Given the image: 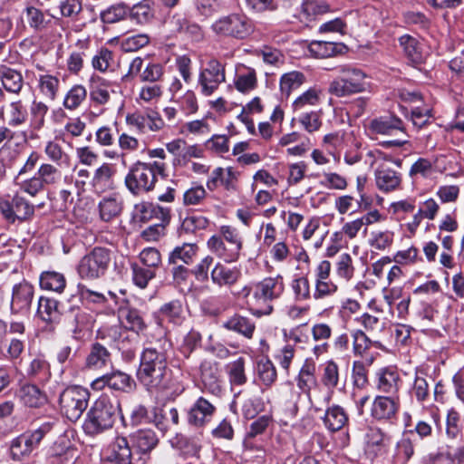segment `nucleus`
<instances>
[{
    "label": "nucleus",
    "mask_w": 464,
    "mask_h": 464,
    "mask_svg": "<svg viewBox=\"0 0 464 464\" xmlns=\"http://www.w3.org/2000/svg\"><path fill=\"white\" fill-rule=\"evenodd\" d=\"M159 343H162L160 349L151 346L142 350L137 371L139 382L150 392L165 390L170 380L165 349L167 340L160 338Z\"/></svg>",
    "instance_id": "f257e3e1"
},
{
    "label": "nucleus",
    "mask_w": 464,
    "mask_h": 464,
    "mask_svg": "<svg viewBox=\"0 0 464 464\" xmlns=\"http://www.w3.org/2000/svg\"><path fill=\"white\" fill-rule=\"evenodd\" d=\"M284 277L281 275L266 276L254 284V292L247 301L254 316L270 315L274 311L272 303L282 297L285 293Z\"/></svg>",
    "instance_id": "f03ea898"
},
{
    "label": "nucleus",
    "mask_w": 464,
    "mask_h": 464,
    "mask_svg": "<svg viewBox=\"0 0 464 464\" xmlns=\"http://www.w3.org/2000/svg\"><path fill=\"white\" fill-rule=\"evenodd\" d=\"M166 165L160 161H136L125 176L124 183L133 196H140L152 191L158 181V175L165 174Z\"/></svg>",
    "instance_id": "7ed1b4c3"
},
{
    "label": "nucleus",
    "mask_w": 464,
    "mask_h": 464,
    "mask_svg": "<svg viewBox=\"0 0 464 464\" xmlns=\"http://www.w3.org/2000/svg\"><path fill=\"white\" fill-rule=\"evenodd\" d=\"M121 413L118 401L100 396L86 414L83 429L88 434H98L111 429Z\"/></svg>",
    "instance_id": "20e7f679"
},
{
    "label": "nucleus",
    "mask_w": 464,
    "mask_h": 464,
    "mask_svg": "<svg viewBox=\"0 0 464 464\" xmlns=\"http://www.w3.org/2000/svg\"><path fill=\"white\" fill-rule=\"evenodd\" d=\"M208 250L224 263L237 262L243 249V239L239 231L230 226H221L219 234L207 241Z\"/></svg>",
    "instance_id": "39448f33"
},
{
    "label": "nucleus",
    "mask_w": 464,
    "mask_h": 464,
    "mask_svg": "<svg viewBox=\"0 0 464 464\" xmlns=\"http://www.w3.org/2000/svg\"><path fill=\"white\" fill-rule=\"evenodd\" d=\"M338 75L330 82L328 92L338 98L348 97L365 92L369 84L367 74L355 66L350 64L336 68Z\"/></svg>",
    "instance_id": "423d86ee"
},
{
    "label": "nucleus",
    "mask_w": 464,
    "mask_h": 464,
    "mask_svg": "<svg viewBox=\"0 0 464 464\" xmlns=\"http://www.w3.org/2000/svg\"><path fill=\"white\" fill-rule=\"evenodd\" d=\"M111 261V250L96 246L80 259L77 266L78 275L85 280L98 279L106 274Z\"/></svg>",
    "instance_id": "0eeeda50"
},
{
    "label": "nucleus",
    "mask_w": 464,
    "mask_h": 464,
    "mask_svg": "<svg viewBox=\"0 0 464 464\" xmlns=\"http://www.w3.org/2000/svg\"><path fill=\"white\" fill-rule=\"evenodd\" d=\"M90 393L82 386H69L60 394L62 414L71 421L78 420L87 409Z\"/></svg>",
    "instance_id": "6e6552de"
},
{
    "label": "nucleus",
    "mask_w": 464,
    "mask_h": 464,
    "mask_svg": "<svg viewBox=\"0 0 464 464\" xmlns=\"http://www.w3.org/2000/svg\"><path fill=\"white\" fill-rule=\"evenodd\" d=\"M226 82L225 65L216 58L206 63L198 75V87L203 96L212 95Z\"/></svg>",
    "instance_id": "1a4fd4ad"
},
{
    "label": "nucleus",
    "mask_w": 464,
    "mask_h": 464,
    "mask_svg": "<svg viewBox=\"0 0 464 464\" xmlns=\"http://www.w3.org/2000/svg\"><path fill=\"white\" fill-rule=\"evenodd\" d=\"M212 28L215 33L237 39L246 38L253 31L251 21L240 14H233L216 21Z\"/></svg>",
    "instance_id": "9d476101"
},
{
    "label": "nucleus",
    "mask_w": 464,
    "mask_h": 464,
    "mask_svg": "<svg viewBox=\"0 0 464 464\" xmlns=\"http://www.w3.org/2000/svg\"><path fill=\"white\" fill-rule=\"evenodd\" d=\"M332 264L328 260L320 261L314 268L313 298L323 300L334 295L339 287L331 278Z\"/></svg>",
    "instance_id": "9b49d317"
},
{
    "label": "nucleus",
    "mask_w": 464,
    "mask_h": 464,
    "mask_svg": "<svg viewBox=\"0 0 464 464\" xmlns=\"http://www.w3.org/2000/svg\"><path fill=\"white\" fill-rule=\"evenodd\" d=\"M0 213L9 223L26 220L29 215V202L26 197L16 194L12 200L0 198Z\"/></svg>",
    "instance_id": "f8f14e48"
},
{
    "label": "nucleus",
    "mask_w": 464,
    "mask_h": 464,
    "mask_svg": "<svg viewBox=\"0 0 464 464\" xmlns=\"http://www.w3.org/2000/svg\"><path fill=\"white\" fill-rule=\"evenodd\" d=\"M200 380L204 390L218 397L223 392L221 373L218 363L212 360L200 362Z\"/></svg>",
    "instance_id": "ddd939ff"
},
{
    "label": "nucleus",
    "mask_w": 464,
    "mask_h": 464,
    "mask_svg": "<svg viewBox=\"0 0 464 464\" xmlns=\"http://www.w3.org/2000/svg\"><path fill=\"white\" fill-rule=\"evenodd\" d=\"M125 122L130 130L138 134H145L148 131H158L164 126L162 119L157 114H145L140 111L128 113Z\"/></svg>",
    "instance_id": "4468645a"
},
{
    "label": "nucleus",
    "mask_w": 464,
    "mask_h": 464,
    "mask_svg": "<svg viewBox=\"0 0 464 464\" xmlns=\"http://www.w3.org/2000/svg\"><path fill=\"white\" fill-rule=\"evenodd\" d=\"M402 380L399 371L392 366L379 369L375 373V387L381 393L399 395Z\"/></svg>",
    "instance_id": "2eb2a0df"
},
{
    "label": "nucleus",
    "mask_w": 464,
    "mask_h": 464,
    "mask_svg": "<svg viewBox=\"0 0 464 464\" xmlns=\"http://www.w3.org/2000/svg\"><path fill=\"white\" fill-rule=\"evenodd\" d=\"M400 409L399 395H378L374 398L371 415L377 420H392Z\"/></svg>",
    "instance_id": "dca6fc26"
},
{
    "label": "nucleus",
    "mask_w": 464,
    "mask_h": 464,
    "mask_svg": "<svg viewBox=\"0 0 464 464\" xmlns=\"http://www.w3.org/2000/svg\"><path fill=\"white\" fill-rule=\"evenodd\" d=\"M216 411L217 408L212 402L204 397H198L188 411V422L198 428L203 427L211 421Z\"/></svg>",
    "instance_id": "f3484780"
},
{
    "label": "nucleus",
    "mask_w": 464,
    "mask_h": 464,
    "mask_svg": "<svg viewBox=\"0 0 464 464\" xmlns=\"http://www.w3.org/2000/svg\"><path fill=\"white\" fill-rule=\"evenodd\" d=\"M164 27L171 35L183 34L196 39L201 36L200 27L196 24H190L186 14L176 12L164 22Z\"/></svg>",
    "instance_id": "a211bd4d"
},
{
    "label": "nucleus",
    "mask_w": 464,
    "mask_h": 464,
    "mask_svg": "<svg viewBox=\"0 0 464 464\" xmlns=\"http://www.w3.org/2000/svg\"><path fill=\"white\" fill-rule=\"evenodd\" d=\"M242 273L238 266H227L217 262L210 271L212 283L218 287H230L241 278Z\"/></svg>",
    "instance_id": "6ab92c4d"
},
{
    "label": "nucleus",
    "mask_w": 464,
    "mask_h": 464,
    "mask_svg": "<svg viewBox=\"0 0 464 464\" xmlns=\"http://www.w3.org/2000/svg\"><path fill=\"white\" fill-rule=\"evenodd\" d=\"M371 134L391 135L395 130L404 132L403 121L393 114L382 115L371 120L367 124Z\"/></svg>",
    "instance_id": "aec40b11"
},
{
    "label": "nucleus",
    "mask_w": 464,
    "mask_h": 464,
    "mask_svg": "<svg viewBox=\"0 0 464 464\" xmlns=\"http://www.w3.org/2000/svg\"><path fill=\"white\" fill-rule=\"evenodd\" d=\"M114 174L115 168L111 164H102L94 170L91 179V186L92 190L97 194H101L107 190L112 189L114 187Z\"/></svg>",
    "instance_id": "412c9836"
},
{
    "label": "nucleus",
    "mask_w": 464,
    "mask_h": 464,
    "mask_svg": "<svg viewBox=\"0 0 464 464\" xmlns=\"http://www.w3.org/2000/svg\"><path fill=\"white\" fill-rule=\"evenodd\" d=\"M106 458L116 464H131L132 453L125 437H116L106 449Z\"/></svg>",
    "instance_id": "4be33fe9"
},
{
    "label": "nucleus",
    "mask_w": 464,
    "mask_h": 464,
    "mask_svg": "<svg viewBox=\"0 0 464 464\" xmlns=\"http://www.w3.org/2000/svg\"><path fill=\"white\" fill-rule=\"evenodd\" d=\"M233 82L237 92L244 94L249 93L257 86L256 70L245 64L237 65Z\"/></svg>",
    "instance_id": "5701e85b"
},
{
    "label": "nucleus",
    "mask_w": 464,
    "mask_h": 464,
    "mask_svg": "<svg viewBox=\"0 0 464 464\" xmlns=\"http://www.w3.org/2000/svg\"><path fill=\"white\" fill-rule=\"evenodd\" d=\"M374 177L377 188L383 192L395 190L401 181L400 173L384 165L375 169Z\"/></svg>",
    "instance_id": "b1692460"
},
{
    "label": "nucleus",
    "mask_w": 464,
    "mask_h": 464,
    "mask_svg": "<svg viewBox=\"0 0 464 464\" xmlns=\"http://www.w3.org/2000/svg\"><path fill=\"white\" fill-rule=\"evenodd\" d=\"M119 319L126 329L137 334H143L147 329V324L142 314L136 308H121L119 310Z\"/></svg>",
    "instance_id": "393cba45"
},
{
    "label": "nucleus",
    "mask_w": 464,
    "mask_h": 464,
    "mask_svg": "<svg viewBox=\"0 0 464 464\" xmlns=\"http://www.w3.org/2000/svg\"><path fill=\"white\" fill-rule=\"evenodd\" d=\"M222 327L251 339L256 330L255 323L248 317L235 314L223 322Z\"/></svg>",
    "instance_id": "a878e982"
},
{
    "label": "nucleus",
    "mask_w": 464,
    "mask_h": 464,
    "mask_svg": "<svg viewBox=\"0 0 464 464\" xmlns=\"http://www.w3.org/2000/svg\"><path fill=\"white\" fill-rule=\"evenodd\" d=\"M111 362V355L109 350L99 343L91 346L85 359V366L91 370H100Z\"/></svg>",
    "instance_id": "bb28decb"
},
{
    "label": "nucleus",
    "mask_w": 464,
    "mask_h": 464,
    "mask_svg": "<svg viewBox=\"0 0 464 464\" xmlns=\"http://www.w3.org/2000/svg\"><path fill=\"white\" fill-rule=\"evenodd\" d=\"M55 313L56 302L50 298L40 297L34 320L44 324V331L52 333L53 331V315Z\"/></svg>",
    "instance_id": "cd10ccee"
},
{
    "label": "nucleus",
    "mask_w": 464,
    "mask_h": 464,
    "mask_svg": "<svg viewBox=\"0 0 464 464\" xmlns=\"http://www.w3.org/2000/svg\"><path fill=\"white\" fill-rule=\"evenodd\" d=\"M114 83L102 78L93 80L90 88V98L92 102L99 105L109 102L111 93H116Z\"/></svg>",
    "instance_id": "c85d7f7f"
},
{
    "label": "nucleus",
    "mask_w": 464,
    "mask_h": 464,
    "mask_svg": "<svg viewBox=\"0 0 464 464\" xmlns=\"http://www.w3.org/2000/svg\"><path fill=\"white\" fill-rule=\"evenodd\" d=\"M100 218L102 221L110 222L117 218L122 210L121 197L113 194L104 197L98 205Z\"/></svg>",
    "instance_id": "c756f323"
},
{
    "label": "nucleus",
    "mask_w": 464,
    "mask_h": 464,
    "mask_svg": "<svg viewBox=\"0 0 464 464\" xmlns=\"http://www.w3.org/2000/svg\"><path fill=\"white\" fill-rule=\"evenodd\" d=\"M323 421L328 430L334 432L348 423V415L343 407L332 405L325 411Z\"/></svg>",
    "instance_id": "7c9ffc66"
},
{
    "label": "nucleus",
    "mask_w": 464,
    "mask_h": 464,
    "mask_svg": "<svg viewBox=\"0 0 464 464\" xmlns=\"http://www.w3.org/2000/svg\"><path fill=\"white\" fill-rule=\"evenodd\" d=\"M345 49L344 44L334 42L313 41L309 44V52L311 54L319 59L329 58L343 53Z\"/></svg>",
    "instance_id": "2f4dec72"
},
{
    "label": "nucleus",
    "mask_w": 464,
    "mask_h": 464,
    "mask_svg": "<svg viewBox=\"0 0 464 464\" xmlns=\"http://www.w3.org/2000/svg\"><path fill=\"white\" fill-rule=\"evenodd\" d=\"M353 338V353L356 356H363L372 347L381 349L380 341L372 340L362 330L356 329L351 333Z\"/></svg>",
    "instance_id": "473e14b6"
},
{
    "label": "nucleus",
    "mask_w": 464,
    "mask_h": 464,
    "mask_svg": "<svg viewBox=\"0 0 464 464\" xmlns=\"http://www.w3.org/2000/svg\"><path fill=\"white\" fill-rule=\"evenodd\" d=\"M133 446L141 453L152 450L159 443L156 432L150 429L139 430L131 436Z\"/></svg>",
    "instance_id": "72a5a7b5"
},
{
    "label": "nucleus",
    "mask_w": 464,
    "mask_h": 464,
    "mask_svg": "<svg viewBox=\"0 0 464 464\" xmlns=\"http://www.w3.org/2000/svg\"><path fill=\"white\" fill-rule=\"evenodd\" d=\"M315 364L314 362L305 360L295 378L296 385L301 392L309 396L311 387L315 383Z\"/></svg>",
    "instance_id": "f704fd0d"
},
{
    "label": "nucleus",
    "mask_w": 464,
    "mask_h": 464,
    "mask_svg": "<svg viewBox=\"0 0 464 464\" xmlns=\"http://www.w3.org/2000/svg\"><path fill=\"white\" fill-rule=\"evenodd\" d=\"M410 393L420 403L428 401L430 395L428 375L423 371H416L413 382L411 386Z\"/></svg>",
    "instance_id": "c9c22d12"
},
{
    "label": "nucleus",
    "mask_w": 464,
    "mask_h": 464,
    "mask_svg": "<svg viewBox=\"0 0 464 464\" xmlns=\"http://www.w3.org/2000/svg\"><path fill=\"white\" fill-rule=\"evenodd\" d=\"M129 14L130 19L137 24H148L154 17V4L151 0H142L129 8Z\"/></svg>",
    "instance_id": "e433bc0d"
},
{
    "label": "nucleus",
    "mask_w": 464,
    "mask_h": 464,
    "mask_svg": "<svg viewBox=\"0 0 464 464\" xmlns=\"http://www.w3.org/2000/svg\"><path fill=\"white\" fill-rule=\"evenodd\" d=\"M137 211L140 213V218L142 221L150 220L153 218H158L160 222H169V209L167 208L143 202L136 206Z\"/></svg>",
    "instance_id": "4c0bfd02"
},
{
    "label": "nucleus",
    "mask_w": 464,
    "mask_h": 464,
    "mask_svg": "<svg viewBox=\"0 0 464 464\" xmlns=\"http://www.w3.org/2000/svg\"><path fill=\"white\" fill-rule=\"evenodd\" d=\"M170 102L176 103L179 112L186 117L191 116L198 111V98L192 90H187L183 94L170 98Z\"/></svg>",
    "instance_id": "58836bf2"
},
{
    "label": "nucleus",
    "mask_w": 464,
    "mask_h": 464,
    "mask_svg": "<svg viewBox=\"0 0 464 464\" xmlns=\"http://www.w3.org/2000/svg\"><path fill=\"white\" fill-rule=\"evenodd\" d=\"M394 232L389 229H374L371 232L368 243L377 251L389 250L394 242Z\"/></svg>",
    "instance_id": "ea45409f"
},
{
    "label": "nucleus",
    "mask_w": 464,
    "mask_h": 464,
    "mask_svg": "<svg viewBox=\"0 0 464 464\" xmlns=\"http://www.w3.org/2000/svg\"><path fill=\"white\" fill-rule=\"evenodd\" d=\"M334 273L338 279L347 283L353 279L355 273L353 257L349 253H342L336 258L334 265Z\"/></svg>",
    "instance_id": "a19ab883"
},
{
    "label": "nucleus",
    "mask_w": 464,
    "mask_h": 464,
    "mask_svg": "<svg viewBox=\"0 0 464 464\" xmlns=\"http://www.w3.org/2000/svg\"><path fill=\"white\" fill-rule=\"evenodd\" d=\"M198 246L196 244L184 243L176 246L169 255V263L178 265L179 262L188 265L197 255Z\"/></svg>",
    "instance_id": "79ce46f5"
},
{
    "label": "nucleus",
    "mask_w": 464,
    "mask_h": 464,
    "mask_svg": "<svg viewBox=\"0 0 464 464\" xmlns=\"http://www.w3.org/2000/svg\"><path fill=\"white\" fill-rule=\"evenodd\" d=\"M399 43L410 61L415 63L422 62V46L416 38L404 34L399 38Z\"/></svg>",
    "instance_id": "37998d69"
},
{
    "label": "nucleus",
    "mask_w": 464,
    "mask_h": 464,
    "mask_svg": "<svg viewBox=\"0 0 464 464\" xmlns=\"http://www.w3.org/2000/svg\"><path fill=\"white\" fill-rule=\"evenodd\" d=\"M305 82V76L298 71L284 73L280 78V91L288 97L292 92L300 88Z\"/></svg>",
    "instance_id": "c03bdc74"
},
{
    "label": "nucleus",
    "mask_w": 464,
    "mask_h": 464,
    "mask_svg": "<svg viewBox=\"0 0 464 464\" xmlns=\"http://www.w3.org/2000/svg\"><path fill=\"white\" fill-rule=\"evenodd\" d=\"M0 80L5 90L10 92H18L23 86L21 73L5 65L0 66Z\"/></svg>",
    "instance_id": "a18cd8bd"
},
{
    "label": "nucleus",
    "mask_w": 464,
    "mask_h": 464,
    "mask_svg": "<svg viewBox=\"0 0 464 464\" xmlns=\"http://www.w3.org/2000/svg\"><path fill=\"white\" fill-rule=\"evenodd\" d=\"M39 284L43 289L61 293L65 287L66 281L63 274L45 271L41 274Z\"/></svg>",
    "instance_id": "49530a36"
},
{
    "label": "nucleus",
    "mask_w": 464,
    "mask_h": 464,
    "mask_svg": "<svg viewBox=\"0 0 464 464\" xmlns=\"http://www.w3.org/2000/svg\"><path fill=\"white\" fill-rule=\"evenodd\" d=\"M346 140V133L339 130L325 134L322 140L323 147L335 160H339V151L343 148Z\"/></svg>",
    "instance_id": "de8ad7c7"
},
{
    "label": "nucleus",
    "mask_w": 464,
    "mask_h": 464,
    "mask_svg": "<svg viewBox=\"0 0 464 464\" xmlns=\"http://www.w3.org/2000/svg\"><path fill=\"white\" fill-rule=\"evenodd\" d=\"M333 11L332 5L326 0H306L302 5L303 14L307 20H314Z\"/></svg>",
    "instance_id": "09e8293b"
},
{
    "label": "nucleus",
    "mask_w": 464,
    "mask_h": 464,
    "mask_svg": "<svg viewBox=\"0 0 464 464\" xmlns=\"http://www.w3.org/2000/svg\"><path fill=\"white\" fill-rule=\"evenodd\" d=\"M246 359L239 357L227 364V372L232 385L241 386L247 381L246 374Z\"/></svg>",
    "instance_id": "8fccbe9b"
},
{
    "label": "nucleus",
    "mask_w": 464,
    "mask_h": 464,
    "mask_svg": "<svg viewBox=\"0 0 464 464\" xmlns=\"http://www.w3.org/2000/svg\"><path fill=\"white\" fill-rule=\"evenodd\" d=\"M322 92L317 88H309L299 95L292 103L293 110L299 111L312 106H317L320 102Z\"/></svg>",
    "instance_id": "3c124183"
},
{
    "label": "nucleus",
    "mask_w": 464,
    "mask_h": 464,
    "mask_svg": "<svg viewBox=\"0 0 464 464\" xmlns=\"http://www.w3.org/2000/svg\"><path fill=\"white\" fill-rule=\"evenodd\" d=\"M163 94L160 84L150 83L142 85L139 91L136 102L138 104H150L157 102Z\"/></svg>",
    "instance_id": "603ef678"
},
{
    "label": "nucleus",
    "mask_w": 464,
    "mask_h": 464,
    "mask_svg": "<svg viewBox=\"0 0 464 464\" xmlns=\"http://www.w3.org/2000/svg\"><path fill=\"white\" fill-rule=\"evenodd\" d=\"M107 374L110 389L125 392L132 390L134 382L127 373L121 371H112Z\"/></svg>",
    "instance_id": "864d4df0"
},
{
    "label": "nucleus",
    "mask_w": 464,
    "mask_h": 464,
    "mask_svg": "<svg viewBox=\"0 0 464 464\" xmlns=\"http://www.w3.org/2000/svg\"><path fill=\"white\" fill-rule=\"evenodd\" d=\"M256 372L259 381L266 386H271L277 378L276 369L268 359H261L257 362Z\"/></svg>",
    "instance_id": "5fc2aeb1"
},
{
    "label": "nucleus",
    "mask_w": 464,
    "mask_h": 464,
    "mask_svg": "<svg viewBox=\"0 0 464 464\" xmlns=\"http://www.w3.org/2000/svg\"><path fill=\"white\" fill-rule=\"evenodd\" d=\"M160 314L162 319L179 324L183 319L182 304L179 300H172L160 307Z\"/></svg>",
    "instance_id": "6e6d98bb"
},
{
    "label": "nucleus",
    "mask_w": 464,
    "mask_h": 464,
    "mask_svg": "<svg viewBox=\"0 0 464 464\" xmlns=\"http://www.w3.org/2000/svg\"><path fill=\"white\" fill-rule=\"evenodd\" d=\"M290 287L296 301H306L311 297L310 283L305 276H295Z\"/></svg>",
    "instance_id": "4d7b16f0"
},
{
    "label": "nucleus",
    "mask_w": 464,
    "mask_h": 464,
    "mask_svg": "<svg viewBox=\"0 0 464 464\" xmlns=\"http://www.w3.org/2000/svg\"><path fill=\"white\" fill-rule=\"evenodd\" d=\"M433 173V163L427 158H419L410 168L409 177L412 180L428 179Z\"/></svg>",
    "instance_id": "13d9d810"
},
{
    "label": "nucleus",
    "mask_w": 464,
    "mask_h": 464,
    "mask_svg": "<svg viewBox=\"0 0 464 464\" xmlns=\"http://www.w3.org/2000/svg\"><path fill=\"white\" fill-rule=\"evenodd\" d=\"M387 437L379 428H370L365 434L367 448L375 454L386 447Z\"/></svg>",
    "instance_id": "bf43d9fd"
},
{
    "label": "nucleus",
    "mask_w": 464,
    "mask_h": 464,
    "mask_svg": "<svg viewBox=\"0 0 464 464\" xmlns=\"http://www.w3.org/2000/svg\"><path fill=\"white\" fill-rule=\"evenodd\" d=\"M132 281L135 285L144 289L149 282L156 276V271L153 268H148L139 264L131 265Z\"/></svg>",
    "instance_id": "052dcab7"
},
{
    "label": "nucleus",
    "mask_w": 464,
    "mask_h": 464,
    "mask_svg": "<svg viewBox=\"0 0 464 464\" xmlns=\"http://www.w3.org/2000/svg\"><path fill=\"white\" fill-rule=\"evenodd\" d=\"M86 96L87 91L85 87L81 84H76L66 93L63 105L68 110H74L81 105V103L86 99Z\"/></svg>",
    "instance_id": "680f3d73"
},
{
    "label": "nucleus",
    "mask_w": 464,
    "mask_h": 464,
    "mask_svg": "<svg viewBox=\"0 0 464 464\" xmlns=\"http://www.w3.org/2000/svg\"><path fill=\"white\" fill-rule=\"evenodd\" d=\"M414 454L411 440L405 435L397 442L394 459L399 464H406Z\"/></svg>",
    "instance_id": "e2e57ef3"
},
{
    "label": "nucleus",
    "mask_w": 464,
    "mask_h": 464,
    "mask_svg": "<svg viewBox=\"0 0 464 464\" xmlns=\"http://www.w3.org/2000/svg\"><path fill=\"white\" fill-rule=\"evenodd\" d=\"M92 63L95 70L105 72L113 67L114 54L111 50L102 48L93 56Z\"/></svg>",
    "instance_id": "0e129e2a"
},
{
    "label": "nucleus",
    "mask_w": 464,
    "mask_h": 464,
    "mask_svg": "<svg viewBox=\"0 0 464 464\" xmlns=\"http://www.w3.org/2000/svg\"><path fill=\"white\" fill-rule=\"evenodd\" d=\"M59 79L50 74L41 75L38 80V88L41 93L49 100H53L59 88Z\"/></svg>",
    "instance_id": "69168bd1"
},
{
    "label": "nucleus",
    "mask_w": 464,
    "mask_h": 464,
    "mask_svg": "<svg viewBox=\"0 0 464 464\" xmlns=\"http://www.w3.org/2000/svg\"><path fill=\"white\" fill-rule=\"evenodd\" d=\"M128 14L129 6L123 3H119L102 11L101 18L104 23L113 24L125 18Z\"/></svg>",
    "instance_id": "338daca9"
},
{
    "label": "nucleus",
    "mask_w": 464,
    "mask_h": 464,
    "mask_svg": "<svg viewBox=\"0 0 464 464\" xmlns=\"http://www.w3.org/2000/svg\"><path fill=\"white\" fill-rule=\"evenodd\" d=\"M150 43V37L146 34H138L127 36L121 41V48L123 52L132 53L143 48Z\"/></svg>",
    "instance_id": "774afa93"
}]
</instances>
